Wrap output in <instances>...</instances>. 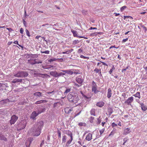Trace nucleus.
Returning <instances> with one entry per match:
<instances>
[{
  "mask_svg": "<svg viewBox=\"0 0 147 147\" xmlns=\"http://www.w3.org/2000/svg\"><path fill=\"white\" fill-rule=\"evenodd\" d=\"M9 99H5L1 101H0V104H2L3 105L5 104L10 102Z\"/></svg>",
  "mask_w": 147,
  "mask_h": 147,
  "instance_id": "nucleus-17",
  "label": "nucleus"
},
{
  "mask_svg": "<svg viewBox=\"0 0 147 147\" xmlns=\"http://www.w3.org/2000/svg\"><path fill=\"white\" fill-rule=\"evenodd\" d=\"M97 35V34H96V33H92L90 34V35L91 36H96Z\"/></svg>",
  "mask_w": 147,
  "mask_h": 147,
  "instance_id": "nucleus-61",
  "label": "nucleus"
},
{
  "mask_svg": "<svg viewBox=\"0 0 147 147\" xmlns=\"http://www.w3.org/2000/svg\"><path fill=\"white\" fill-rule=\"evenodd\" d=\"M104 105V103L103 102H97L96 104L97 106L99 107H102Z\"/></svg>",
  "mask_w": 147,
  "mask_h": 147,
  "instance_id": "nucleus-25",
  "label": "nucleus"
},
{
  "mask_svg": "<svg viewBox=\"0 0 147 147\" xmlns=\"http://www.w3.org/2000/svg\"><path fill=\"white\" fill-rule=\"evenodd\" d=\"M47 100H40L37 101L35 102L34 103L35 104L37 105L41 104L42 103H45L47 102Z\"/></svg>",
  "mask_w": 147,
  "mask_h": 147,
  "instance_id": "nucleus-18",
  "label": "nucleus"
},
{
  "mask_svg": "<svg viewBox=\"0 0 147 147\" xmlns=\"http://www.w3.org/2000/svg\"><path fill=\"white\" fill-rule=\"evenodd\" d=\"M26 124V121L25 120H22L21 122L17 125V130H21L25 128Z\"/></svg>",
  "mask_w": 147,
  "mask_h": 147,
  "instance_id": "nucleus-3",
  "label": "nucleus"
},
{
  "mask_svg": "<svg viewBox=\"0 0 147 147\" xmlns=\"http://www.w3.org/2000/svg\"><path fill=\"white\" fill-rule=\"evenodd\" d=\"M31 133L34 136H38L40 135L41 133V130L37 128L32 129L30 130Z\"/></svg>",
  "mask_w": 147,
  "mask_h": 147,
  "instance_id": "nucleus-4",
  "label": "nucleus"
},
{
  "mask_svg": "<svg viewBox=\"0 0 147 147\" xmlns=\"http://www.w3.org/2000/svg\"><path fill=\"white\" fill-rule=\"evenodd\" d=\"M71 32L73 33L74 36L76 37L78 36L77 31L72 29L71 30Z\"/></svg>",
  "mask_w": 147,
  "mask_h": 147,
  "instance_id": "nucleus-30",
  "label": "nucleus"
},
{
  "mask_svg": "<svg viewBox=\"0 0 147 147\" xmlns=\"http://www.w3.org/2000/svg\"><path fill=\"white\" fill-rule=\"evenodd\" d=\"M66 139L67 138L65 135H64L63 136L62 139V143H65L66 141Z\"/></svg>",
  "mask_w": 147,
  "mask_h": 147,
  "instance_id": "nucleus-33",
  "label": "nucleus"
},
{
  "mask_svg": "<svg viewBox=\"0 0 147 147\" xmlns=\"http://www.w3.org/2000/svg\"><path fill=\"white\" fill-rule=\"evenodd\" d=\"M133 100L134 98L133 96L129 97L127 100L125 101V103L127 105H130L131 103L133 101Z\"/></svg>",
  "mask_w": 147,
  "mask_h": 147,
  "instance_id": "nucleus-10",
  "label": "nucleus"
},
{
  "mask_svg": "<svg viewBox=\"0 0 147 147\" xmlns=\"http://www.w3.org/2000/svg\"><path fill=\"white\" fill-rule=\"evenodd\" d=\"M76 81L82 86L84 80L82 78V76H80L76 78Z\"/></svg>",
  "mask_w": 147,
  "mask_h": 147,
  "instance_id": "nucleus-8",
  "label": "nucleus"
},
{
  "mask_svg": "<svg viewBox=\"0 0 147 147\" xmlns=\"http://www.w3.org/2000/svg\"><path fill=\"white\" fill-rule=\"evenodd\" d=\"M112 126L113 127H114L117 126V124L115 123H113L112 124Z\"/></svg>",
  "mask_w": 147,
  "mask_h": 147,
  "instance_id": "nucleus-53",
  "label": "nucleus"
},
{
  "mask_svg": "<svg viewBox=\"0 0 147 147\" xmlns=\"http://www.w3.org/2000/svg\"><path fill=\"white\" fill-rule=\"evenodd\" d=\"M6 29L10 32H11V31H13V30L10 28H7Z\"/></svg>",
  "mask_w": 147,
  "mask_h": 147,
  "instance_id": "nucleus-58",
  "label": "nucleus"
},
{
  "mask_svg": "<svg viewBox=\"0 0 147 147\" xmlns=\"http://www.w3.org/2000/svg\"><path fill=\"white\" fill-rule=\"evenodd\" d=\"M71 88H68V89H67L65 92H64V94H67L68 93H69V92H70V91H71Z\"/></svg>",
  "mask_w": 147,
  "mask_h": 147,
  "instance_id": "nucleus-38",
  "label": "nucleus"
},
{
  "mask_svg": "<svg viewBox=\"0 0 147 147\" xmlns=\"http://www.w3.org/2000/svg\"><path fill=\"white\" fill-rule=\"evenodd\" d=\"M50 74L55 78H58V72L56 71H51L50 72Z\"/></svg>",
  "mask_w": 147,
  "mask_h": 147,
  "instance_id": "nucleus-14",
  "label": "nucleus"
},
{
  "mask_svg": "<svg viewBox=\"0 0 147 147\" xmlns=\"http://www.w3.org/2000/svg\"><path fill=\"white\" fill-rule=\"evenodd\" d=\"M44 125V123L42 121H40L36 123L37 128L41 130Z\"/></svg>",
  "mask_w": 147,
  "mask_h": 147,
  "instance_id": "nucleus-9",
  "label": "nucleus"
},
{
  "mask_svg": "<svg viewBox=\"0 0 147 147\" xmlns=\"http://www.w3.org/2000/svg\"><path fill=\"white\" fill-rule=\"evenodd\" d=\"M141 27L143 28V30L144 31V32L146 33V31H147V28L145 27L144 25H142Z\"/></svg>",
  "mask_w": 147,
  "mask_h": 147,
  "instance_id": "nucleus-34",
  "label": "nucleus"
},
{
  "mask_svg": "<svg viewBox=\"0 0 147 147\" xmlns=\"http://www.w3.org/2000/svg\"><path fill=\"white\" fill-rule=\"evenodd\" d=\"M101 71L100 69H98L97 68H96L94 70V71L96 73H98Z\"/></svg>",
  "mask_w": 147,
  "mask_h": 147,
  "instance_id": "nucleus-40",
  "label": "nucleus"
},
{
  "mask_svg": "<svg viewBox=\"0 0 147 147\" xmlns=\"http://www.w3.org/2000/svg\"><path fill=\"white\" fill-rule=\"evenodd\" d=\"M116 48V49H117V48H118V47H115V45H114V46H111V47L109 48V49H112V48Z\"/></svg>",
  "mask_w": 147,
  "mask_h": 147,
  "instance_id": "nucleus-59",
  "label": "nucleus"
},
{
  "mask_svg": "<svg viewBox=\"0 0 147 147\" xmlns=\"http://www.w3.org/2000/svg\"><path fill=\"white\" fill-rule=\"evenodd\" d=\"M38 57V55L37 54H33L32 59H34L35 58H36Z\"/></svg>",
  "mask_w": 147,
  "mask_h": 147,
  "instance_id": "nucleus-37",
  "label": "nucleus"
},
{
  "mask_svg": "<svg viewBox=\"0 0 147 147\" xmlns=\"http://www.w3.org/2000/svg\"><path fill=\"white\" fill-rule=\"evenodd\" d=\"M40 52L42 53H45L46 54H49L50 53V51L48 50L46 51H40Z\"/></svg>",
  "mask_w": 147,
  "mask_h": 147,
  "instance_id": "nucleus-35",
  "label": "nucleus"
},
{
  "mask_svg": "<svg viewBox=\"0 0 147 147\" xmlns=\"http://www.w3.org/2000/svg\"><path fill=\"white\" fill-rule=\"evenodd\" d=\"M127 8V7L126 6H124L122 7L120 9L121 11H124V10L126 8Z\"/></svg>",
  "mask_w": 147,
  "mask_h": 147,
  "instance_id": "nucleus-42",
  "label": "nucleus"
},
{
  "mask_svg": "<svg viewBox=\"0 0 147 147\" xmlns=\"http://www.w3.org/2000/svg\"><path fill=\"white\" fill-rule=\"evenodd\" d=\"M55 92L54 91H53L52 92H48L46 93V95L48 96L49 95L51 96V95H53L54 94Z\"/></svg>",
  "mask_w": 147,
  "mask_h": 147,
  "instance_id": "nucleus-32",
  "label": "nucleus"
},
{
  "mask_svg": "<svg viewBox=\"0 0 147 147\" xmlns=\"http://www.w3.org/2000/svg\"><path fill=\"white\" fill-rule=\"evenodd\" d=\"M80 57L81 58H83L84 59H88L89 58L88 57L84 56L83 55H81L80 56Z\"/></svg>",
  "mask_w": 147,
  "mask_h": 147,
  "instance_id": "nucleus-51",
  "label": "nucleus"
},
{
  "mask_svg": "<svg viewBox=\"0 0 147 147\" xmlns=\"http://www.w3.org/2000/svg\"><path fill=\"white\" fill-rule=\"evenodd\" d=\"M0 140H3L4 141H6L7 139L4 136L3 134L2 133H0Z\"/></svg>",
  "mask_w": 147,
  "mask_h": 147,
  "instance_id": "nucleus-21",
  "label": "nucleus"
},
{
  "mask_svg": "<svg viewBox=\"0 0 147 147\" xmlns=\"http://www.w3.org/2000/svg\"><path fill=\"white\" fill-rule=\"evenodd\" d=\"M57 60H58L57 59H56L55 58H53L52 59H50L49 60V61L51 62L55 61Z\"/></svg>",
  "mask_w": 147,
  "mask_h": 147,
  "instance_id": "nucleus-36",
  "label": "nucleus"
},
{
  "mask_svg": "<svg viewBox=\"0 0 147 147\" xmlns=\"http://www.w3.org/2000/svg\"><path fill=\"white\" fill-rule=\"evenodd\" d=\"M22 79H19L17 78H16L13 80L12 81V83H16L17 82H22Z\"/></svg>",
  "mask_w": 147,
  "mask_h": 147,
  "instance_id": "nucleus-23",
  "label": "nucleus"
},
{
  "mask_svg": "<svg viewBox=\"0 0 147 147\" xmlns=\"http://www.w3.org/2000/svg\"><path fill=\"white\" fill-rule=\"evenodd\" d=\"M62 53L63 54H68L69 53L68 51H67L65 52H62Z\"/></svg>",
  "mask_w": 147,
  "mask_h": 147,
  "instance_id": "nucleus-63",
  "label": "nucleus"
},
{
  "mask_svg": "<svg viewBox=\"0 0 147 147\" xmlns=\"http://www.w3.org/2000/svg\"><path fill=\"white\" fill-rule=\"evenodd\" d=\"M70 138V139L68 140L66 143V146L67 147L69 146V145L71 143L73 140V138Z\"/></svg>",
  "mask_w": 147,
  "mask_h": 147,
  "instance_id": "nucleus-28",
  "label": "nucleus"
},
{
  "mask_svg": "<svg viewBox=\"0 0 147 147\" xmlns=\"http://www.w3.org/2000/svg\"><path fill=\"white\" fill-rule=\"evenodd\" d=\"M136 97H138L139 98H140L141 97H140V93L139 92H138L136 93Z\"/></svg>",
  "mask_w": 147,
  "mask_h": 147,
  "instance_id": "nucleus-39",
  "label": "nucleus"
},
{
  "mask_svg": "<svg viewBox=\"0 0 147 147\" xmlns=\"http://www.w3.org/2000/svg\"><path fill=\"white\" fill-rule=\"evenodd\" d=\"M20 32L21 34H23L24 32V30L22 28H21L20 30Z\"/></svg>",
  "mask_w": 147,
  "mask_h": 147,
  "instance_id": "nucleus-54",
  "label": "nucleus"
},
{
  "mask_svg": "<svg viewBox=\"0 0 147 147\" xmlns=\"http://www.w3.org/2000/svg\"><path fill=\"white\" fill-rule=\"evenodd\" d=\"M33 95L34 96H36V97L37 98H40L43 96L42 93L39 92H35Z\"/></svg>",
  "mask_w": 147,
  "mask_h": 147,
  "instance_id": "nucleus-13",
  "label": "nucleus"
},
{
  "mask_svg": "<svg viewBox=\"0 0 147 147\" xmlns=\"http://www.w3.org/2000/svg\"><path fill=\"white\" fill-rule=\"evenodd\" d=\"M65 75V72H63L62 71L61 72H58V78H59L60 76L63 77V76Z\"/></svg>",
  "mask_w": 147,
  "mask_h": 147,
  "instance_id": "nucleus-27",
  "label": "nucleus"
},
{
  "mask_svg": "<svg viewBox=\"0 0 147 147\" xmlns=\"http://www.w3.org/2000/svg\"><path fill=\"white\" fill-rule=\"evenodd\" d=\"M128 40V38H126L123 39V40L122 41V43H123L124 42H125L127 41Z\"/></svg>",
  "mask_w": 147,
  "mask_h": 147,
  "instance_id": "nucleus-57",
  "label": "nucleus"
},
{
  "mask_svg": "<svg viewBox=\"0 0 147 147\" xmlns=\"http://www.w3.org/2000/svg\"><path fill=\"white\" fill-rule=\"evenodd\" d=\"M92 134L89 133L86 136V139L88 141H90L92 139Z\"/></svg>",
  "mask_w": 147,
  "mask_h": 147,
  "instance_id": "nucleus-22",
  "label": "nucleus"
},
{
  "mask_svg": "<svg viewBox=\"0 0 147 147\" xmlns=\"http://www.w3.org/2000/svg\"><path fill=\"white\" fill-rule=\"evenodd\" d=\"M28 75V73L27 71H19L17 74H15L14 76L16 77L23 78L27 77Z\"/></svg>",
  "mask_w": 147,
  "mask_h": 147,
  "instance_id": "nucleus-2",
  "label": "nucleus"
},
{
  "mask_svg": "<svg viewBox=\"0 0 147 147\" xmlns=\"http://www.w3.org/2000/svg\"><path fill=\"white\" fill-rule=\"evenodd\" d=\"M23 24H24V26L25 27H27V23L25 21L24 19L23 20Z\"/></svg>",
  "mask_w": 147,
  "mask_h": 147,
  "instance_id": "nucleus-47",
  "label": "nucleus"
},
{
  "mask_svg": "<svg viewBox=\"0 0 147 147\" xmlns=\"http://www.w3.org/2000/svg\"><path fill=\"white\" fill-rule=\"evenodd\" d=\"M72 111L73 108L67 107L64 109L65 113L67 114L70 113Z\"/></svg>",
  "mask_w": 147,
  "mask_h": 147,
  "instance_id": "nucleus-11",
  "label": "nucleus"
},
{
  "mask_svg": "<svg viewBox=\"0 0 147 147\" xmlns=\"http://www.w3.org/2000/svg\"><path fill=\"white\" fill-rule=\"evenodd\" d=\"M35 64H39L42 63V62L41 61H35Z\"/></svg>",
  "mask_w": 147,
  "mask_h": 147,
  "instance_id": "nucleus-56",
  "label": "nucleus"
},
{
  "mask_svg": "<svg viewBox=\"0 0 147 147\" xmlns=\"http://www.w3.org/2000/svg\"><path fill=\"white\" fill-rule=\"evenodd\" d=\"M38 60L36 59H32L28 60V62L31 65H33L35 64V61Z\"/></svg>",
  "mask_w": 147,
  "mask_h": 147,
  "instance_id": "nucleus-19",
  "label": "nucleus"
},
{
  "mask_svg": "<svg viewBox=\"0 0 147 147\" xmlns=\"http://www.w3.org/2000/svg\"><path fill=\"white\" fill-rule=\"evenodd\" d=\"M95 110L94 109H92L90 111V113L91 115L95 116Z\"/></svg>",
  "mask_w": 147,
  "mask_h": 147,
  "instance_id": "nucleus-26",
  "label": "nucleus"
},
{
  "mask_svg": "<svg viewBox=\"0 0 147 147\" xmlns=\"http://www.w3.org/2000/svg\"><path fill=\"white\" fill-rule=\"evenodd\" d=\"M131 131V130L129 128H127L124 129L123 132V134L126 135L129 134Z\"/></svg>",
  "mask_w": 147,
  "mask_h": 147,
  "instance_id": "nucleus-16",
  "label": "nucleus"
},
{
  "mask_svg": "<svg viewBox=\"0 0 147 147\" xmlns=\"http://www.w3.org/2000/svg\"><path fill=\"white\" fill-rule=\"evenodd\" d=\"M74 86H76L78 87H79L81 86V84H78L74 82Z\"/></svg>",
  "mask_w": 147,
  "mask_h": 147,
  "instance_id": "nucleus-52",
  "label": "nucleus"
},
{
  "mask_svg": "<svg viewBox=\"0 0 147 147\" xmlns=\"http://www.w3.org/2000/svg\"><path fill=\"white\" fill-rule=\"evenodd\" d=\"M82 13L84 14V15H86L87 13V11H85L84 10H83L82 11Z\"/></svg>",
  "mask_w": 147,
  "mask_h": 147,
  "instance_id": "nucleus-49",
  "label": "nucleus"
},
{
  "mask_svg": "<svg viewBox=\"0 0 147 147\" xmlns=\"http://www.w3.org/2000/svg\"><path fill=\"white\" fill-rule=\"evenodd\" d=\"M18 117L15 115H13L11 117V120H10V123L11 125L14 124L18 119Z\"/></svg>",
  "mask_w": 147,
  "mask_h": 147,
  "instance_id": "nucleus-6",
  "label": "nucleus"
},
{
  "mask_svg": "<svg viewBox=\"0 0 147 147\" xmlns=\"http://www.w3.org/2000/svg\"><path fill=\"white\" fill-rule=\"evenodd\" d=\"M66 134L69 136L70 138H73V134L72 132L68 130L66 132Z\"/></svg>",
  "mask_w": 147,
  "mask_h": 147,
  "instance_id": "nucleus-29",
  "label": "nucleus"
},
{
  "mask_svg": "<svg viewBox=\"0 0 147 147\" xmlns=\"http://www.w3.org/2000/svg\"><path fill=\"white\" fill-rule=\"evenodd\" d=\"M26 34L27 35L28 37L30 36V33L29 32V31L27 29H26Z\"/></svg>",
  "mask_w": 147,
  "mask_h": 147,
  "instance_id": "nucleus-45",
  "label": "nucleus"
},
{
  "mask_svg": "<svg viewBox=\"0 0 147 147\" xmlns=\"http://www.w3.org/2000/svg\"><path fill=\"white\" fill-rule=\"evenodd\" d=\"M83 97L84 98L85 100H86V99H89L90 98V97H88L85 95Z\"/></svg>",
  "mask_w": 147,
  "mask_h": 147,
  "instance_id": "nucleus-62",
  "label": "nucleus"
},
{
  "mask_svg": "<svg viewBox=\"0 0 147 147\" xmlns=\"http://www.w3.org/2000/svg\"><path fill=\"white\" fill-rule=\"evenodd\" d=\"M105 129H102L101 130H100L99 131L100 134V136L103 133Z\"/></svg>",
  "mask_w": 147,
  "mask_h": 147,
  "instance_id": "nucleus-50",
  "label": "nucleus"
},
{
  "mask_svg": "<svg viewBox=\"0 0 147 147\" xmlns=\"http://www.w3.org/2000/svg\"><path fill=\"white\" fill-rule=\"evenodd\" d=\"M141 109L143 111H145L147 110V106L145 105L143 103H140Z\"/></svg>",
  "mask_w": 147,
  "mask_h": 147,
  "instance_id": "nucleus-15",
  "label": "nucleus"
},
{
  "mask_svg": "<svg viewBox=\"0 0 147 147\" xmlns=\"http://www.w3.org/2000/svg\"><path fill=\"white\" fill-rule=\"evenodd\" d=\"M143 68L145 70L147 71L146 74L147 75V66L145 67L144 66H143Z\"/></svg>",
  "mask_w": 147,
  "mask_h": 147,
  "instance_id": "nucleus-64",
  "label": "nucleus"
},
{
  "mask_svg": "<svg viewBox=\"0 0 147 147\" xmlns=\"http://www.w3.org/2000/svg\"><path fill=\"white\" fill-rule=\"evenodd\" d=\"M57 133L58 134L59 138H61V131H59V130H58L57 131Z\"/></svg>",
  "mask_w": 147,
  "mask_h": 147,
  "instance_id": "nucleus-46",
  "label": "nucleus"
},
{
  "mask_svg": "<svg viewBox=\"0 0 147 147\" xmlns=\"http://www.w3.org/2000/svg\"><path fill=\"white\" fill-rule=\"evenodd\" d=\"M94 119V117H90L89 121L90 123H92L93 122V121Z\"/></svg>",
  "mask_w": 147,
  "mask_h": 147,
  "instance_id": "nucleus-43",
  "label": "nucleus"
},
{
  "mask_svg": "<svg viewBox=\"0 0 147 147\" xmlns=\"http://www.w3.org/2000/svg\"><path fill=\"white\" fill-rule=\"evenodd\" d=\"M78 125L80 126H85L86 125V124L85 123H82V122L78 124Z\"/></svg>",
  "mask_w": 147,
  "mask_h": 147,
  "instance_id": "nucleus-41",
  "label": "nucleus"
},
{
  "mask_svg": "<svg viewBox=\"0 0 147 147\" xmlns=\"http://www.w3.org/2000/svg\"><path fill=\"white\" fill-rule=\"evenodd\" d=\"M83 51V50L82 49V48L78 49V53H80L81 52H82Z\"/></svg>",
  "mask_w": 147,
  "mask_h": 147,
  "instance_id": "nucleus-60",
  "label": "nucleus"
},
{
  "mask_svg": "<svg viewBox=\"0 0 147 147\" xmlns=\"http://www.w3.org/2000/svg\"><path fill=\"white\" fill-rule=\"evenodd\" d=\"M36 111L38 112V113L39 114L41 113L44 112L46 110L45 108H43V106L42 105L37 106L36 108Z\"/></svg>",
  "mask_w": 147,
  "mask_h": 147,
  "instance_id": "nucleus-5",
  "label": "nucleus"
},
{
  "mask_svg": "<svg viewBox=\"0 0 147 147\" xmlns=\"http://www.w3.org/2000/svg\"><path fill=\"white\" fill-rule=\"evenodd\" d=\"M97 120L98 121L97 122V124H99L101 122V120L100 119H97Z\"/></svg>",
  "mask_w": 147,
  "mask_h": 147,
  "instance_id": "nucleus-55",
  "label": "nucleus"
},
{
  "mask_svg": "<svg viewBox=\"0 0 147 147\" xmlns=\"http://www.w3.org/2000/svg\"><path fill=\"white\" fill-rule=\"evenodd\" d=\"M92 91L95 94H96L99 92V91L97 90V86H92Z\"/></svg>",
  "mask_w": 147,
  "mask_h": 147,
  "instance_id": "nucleus-20",
  "label": "nucleus"
},
{
  "mask_svg": "<svg viewBox=\"0 0 147 147\" xmlns=\"http://www.w3.org/2000/svg\"><path fill=\"white\" fill-rule=\"evenodd\" d=\"M79 41L78 40H76L73 41V44L74 45H75L77 44L78 43Z\"/></svg>",
  "mask_w": 147,
  "mask_h": 147,
  "instance_id": "nucleus-44",
  "label": "nucleus"
},
{
  "mask_svg": "<svg viewBox=\"0 0 147 147\" xmlns=\"http://www.w3.org/2000/svg\"><path fill=\"white\" fill-rule=\"evenodd\" d=\"M108 112L109 113V115L110 116L113 112V109L111 108H109L108 109Z\"/></svg>",
  "mask_w": 147,
  "mask_h": 147,
  "instance_id": "nucleus-31",
  "label": "nucleus"
},
{
  "mask_svg": "<svg viewBox=\"0 0 147 147\" xmlns=\"http://www.w3.org/2000/svg\"><path fill=\"white\" fill-rule=\"evenodd\" d=\"M39 114L38 113V112L37 111H34L32 113L31 115L30 118L31 119H36V117L38 116Z\"/></svg>",
  "mask_w": 147,
  "mask_h": 147,
  "instance_id": "nucleus-7",
  "label": "nucleus"
},
{
  "mask_svg": "<svg viewBox=\"0 0 147 147\" xmlns=\"http://www.w3.org/2000/svg\"><path fill=\"white\" fill-rule=\"evenodd\" d=\"M111 90L110 88H109L108 90L107 97L109 98L111 97L112 95Z\"/></svg>",
  "mask_w": 147,
  "mask_h": 147,
  "instance_id": "nucleus-24",
  "label": "nucleus"
},
{
  "mask_svg": "<svg viewBox=\"0 0 147 147\" xmlns=\"http://www.w3.org/2000/svg\"><path fill=\"white\" fill-rule=\"evenodd\" d=\"M67 98L70 102L74 104L77 103L79 100L78 95L76 93L69 94Z\"/></svg>",
  "mask_w": 147,
  "mask_h": 147,
  "instance_id": "nucleus-1",
  "label": "nucleus"
},
{
  "mask_svg": "<svg viewBox=\"0 0 147 147\" xmlns=\"http://www.w3.org/2000/svg\"><path fill=\"white\" fill-rule=\"evenodd\" d=\"M41 75H42V76H41V77H42V78H44L45 77H46V76H49L47 74H40Z\"/></svg>",
  "mask_w": 147,
  "mask_h": 147,
  "instance_id": "nucleus-48",
  "label": "nucleus"
},
{
  "mask_svg": "<svg viewBox=\"0 0 147 147\" xmlns=\"http://www.w3.org/2000/svg\"><path fill=\"white\" fill-rule=\"evenodd\" d=\"M61 71H62L63 72H65V75H66V74H68L69 75H72L74 73L73 71H71V70H61Z\"/></svg>",
  "mask_w": 147,
  "mask_h": 147,
  "instance_id": "nucleus-12",
  "label": "nucleus"
}]
</instances>
